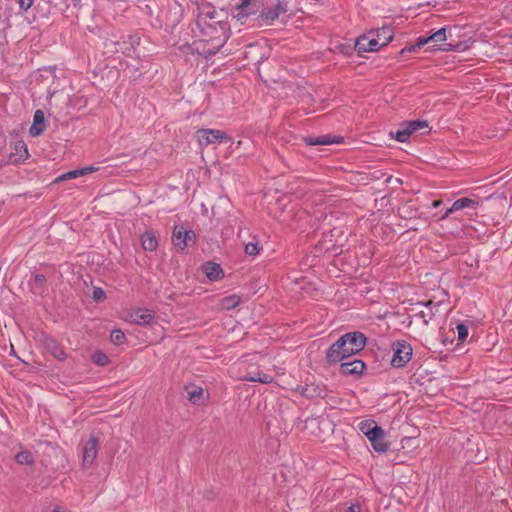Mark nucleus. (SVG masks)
<instances>
[{"mask_svg": "<svg viewBox=\"0 0 512 512\" xmlns=\"http://www.w3.org/2000/svg\"><path fill=\"white\" fill-rule=\"evenodd\" d=\"M358 427L367 439L373 434V432H375L376 429L380 428V426H378L373 420L361 421Z\"/></svg>", "mask_w": 512, "mask_h": 512, "instance_id": "nucleus-22", "label": "nucleus"}, {"mask_svg": "<svg viewBox=\"0 0 512 512\" xmlns=\"http://www.w3.org/2000/svg\"><path fill=\"white\" fill-rule=\"evenodd\" d=\"M407 123L410 126L413 133L418 130L426 129L428 127V124L426 121L414 120V121H410Z\"/></svg>", "mask_w": 512, "mask_h": 512, "instance_id": "nucleus-32", "label": "nucleus"}, {"mask_svg": "<svg viewBox=\"0 0 512 512\" xmlns=\"http://www.w3.org/2000/svg\"><path fill=\"white\" fill-rule=\"evenodd\" d=\"M15 460L20 465H32L34 463V456L30 451H21L16 454Z\"/></svg>", "mask_w": 512, "mask_h": 512, "instance_id": "nucleus-24", "label": "nucleus"}, {"mask_svg": "<svg viewBox=\"0 0 512 512\" xmlns=\"http://www.w3.org/2000/svg\"><path fill=\"white\" fill-rule=\"evenodd\" d=\"M187 399L195 405H205L208 402L209 394L202 387L190 384L185 387Z\"/></svg>", "mask_w": 512, "mask_h": 512, "instance_id": "nucleus-7", "label": "nucleus"}, {"mask_svg": "<svg viewBox=\"0 0 512 512\" xmlns=\"http://www.w3.org/2000/svg\"><path fill=\"white\" fill-rule=\"evenodd\" d=\"M216 24L219 26L220 30L224 34V32L226 31V24L223 23L222 21H218V22H216Z\"/></svg>", "mask_w": 512, "mask_h": 512, "instance_id": "nucleus-39", "label": "nucleus"}, {"mask_svg": "<svg viewBox=\"0 0 512 512\" xmlns=\"http://www.w3.org/2000/svg\"><path fill=\"white\" fill-rule=\"evenodd\" d=\"M346 512H360V506L357 504H352L350 507H348Z\"/></svg>", "mask_w": 512, "mask_h": 512, "instance_id": "nucleus-37", "label": "nucleus"}, {"mask_svg": "<svg viewBox=\"0 0 512 512\" xmlns=\"http://www.w3.org/2000/svg\"><path fill=\"white\" fill-rule=\"evenodd\" d=\"M216 11L213 8H209L208 11L205 13V15L209 19H214Z\"/></svg>", "mask_w": 512, "mask_h": 512, "instance_id": "nucleus-38", "label": "nucleus"}, {"mask_svg": "<svg viewBox=\"0 0 512 512\" xmlns=\"http://www.w3.org/2000/svg\"><path fill=\"white\" fill-rule=\"evenodd\" d=\"M431 304H432V302H427L425 305H426V306H429V305H431Z\"/></svg>", "mask_w": 512, "mask_h": 512, "instance_id": "nucleus-46", "label": "nucleus"}, {"mask_svg": "<svg viewBox=\"0 0 512 512\" xmlns=\"http://www.w3.org/2000/svg\"><path fill=\"white\" fill-rule=\"evenodd\" d=\"M366 345V338L360 332L347 333L340 337L327 351V360L330 363L343 361L357 354Z\"/></svg>", "mask_w": 512, "mask_h": 512, "instance_id": "nucleus-1", "label": "nucleus"}, {"mask_svg": "<svg viewBox=\"0 0 512 512\" xmlns=\"http://www.w3.org/2000/svg\"><path fill=\"white\" fill-rule=\"evenodd\" d=\"M80 176H83V171L81 169H76V170H72V171H69V172H66V173L60 175L56 179V181L60 182V181H64V180L75 179Z\"/></svg>", "mask_w": 512, "mask_h": 512, "instance_id": "nucleus-27", "label": "nucleus"}, {"mask_svg": "<svg viewBox=\"0 0 512 512\" xmlns=\"http://www.w3.org/2000/svg\"><path fill=\"white\" fill-rule=\"evenodd\" d=\"M81 170L83 171V176L86 175V174H90V173H94L96 171L99 170V168L97 166H87V167H84V168H81Z\"/></svg>", "mask_w": 512, "mask_h": 512, "instance_id": "nucleus-35", "label": "nucleus"}, {"mask_svg": "<svg viewBox=\"0 0 512 512\" xmlns=\"http://www.w3.org/2000/svg\"><path fill=\"white\" fill-rule=\"evenodd\" d=\"M479 206V201L474 198L463 197L453 202L449 208V212H456L465 208L476 209Z\"/></svg>", "mask_w": 512, "mask_h": 512, "instance_id": "nucleus-15", "label": "nucleus"}, {"mask_svg": "<svg viewBox=\"0 0 512 512\" xmlns=\"http://www.w3.org/2000/svg\"><path fill=\"white\" fill-rule=\"evenodd\" d=\"M418 316H419V317H421V318L423 319V323H424V324H426V325L428 324L429 320L431 319V315H429V316L427 317V315L425 314V312H424V311L419 312V313H418Z\"/></svg>", "mask_w": 512, "mask_h": 512, "instance_id": "nucleus-36", "label": "nucleus"}, {"mask_svg": "<svg viewBox=\"0 0 512 512\" xmlns=\"http://www.w3.org/2000/svg\"><path fill=\"white\" fill-rule=\"evenodd\" d=\"M413 349L405 341H398L393 345V357L391 364L393 367H404L411 359Z\"/></svg>", "mask_w": 512, "mask_h": 512, "instance_id": "nucleus-3", "label": "nucleus"}, {"mask_svg": "<svg viewBox=\"0 0 512 512\" xmlns=\"http://www.w3.org/2000/svg\"><path fill=\"white\" fill-rule=\"evenodd\" d=\"M242 379L250 382H260L262 384H268L273 381L272 376L261 372H257L255 374H248L244 376Z\"/></svg>", "mask_w": 512, "mask_h": 512, "instance_id": "nucleus-21", "label": "nucleus"}, {"mask_svg": "<svg viewBox=\"0 0 512 512\" xmlns=\"http://www.w3.org/2000/svg\"><path fill=\"white\" fill-rule=\"evenodd\" d=\"M365 370V363L361 360L343 362L340 365V373L343 375H360Z\"/></svg>", "mask_w": 512, "mask_h": 512, "instance_id": "nucleus-13", "label": "nucleus"}, {"mask_svg": "<svg viewBox=\"0 0 512 512\" xmlns=\"http://www.w3.org/2000/svg\"><path fill=\"white\" fill-rule=\"evenodd\" d=\"M289 220H290V219H289L287 216H285V215H283V216L280 218V221H281V222H284V223L288 222Z\"/></svg>", "mask_w": 512, "mask_h": 512, "instance_id": "nucleus-44", "label": "nucleus"}, {"mask_svg": "<svg viewBox=\"0 0 512 512\" xmlns=\"http://www.w3.org/2000/svg\"><path fill=\"white\" fill-rule=\"evenodd\" d=\"M13 150L11 158L14 162H24L29 156L27 145L22 140L15 142Z\"/></svg>", "mask_w": 512, "mask_h": 512, "instance_id": "nucleus-16", "label": "nucleus"}, {"mask_svg": "<svg viewBox=\"0 0 512 512\" xmlns=\"http://www.w3.org/2000/svg\"><path fill=\"white\" fill-rule=\"evenodd\" d=\"M127 321L137 325H149L154 321V313L149 309H136L128 314Z\"/></svg>", "mask_w": 512, "mask_h": 512, "instance_id": "nucleus-9", "label": "nucleus"}, {"mask_svg": "<svg viewBox=\"0 0 512 512\" xmlns=\"http://www.w3.org/2000/svg\"><path fill=\"white\" fill-rule=\"evenodd\" d=\"M307 144L309 145H327V144H331V143H334L333 140H331L329 137L327 136H324V137H318V138H308L306 140Z\"/></svg>", "mask_w": 512, "mask_h": 512, "instance_id": "nucleus-31", "label": "nucleus"}, {"mask_svg": "<svg viewBox=\"0 0 512 512\" xmlns=\"http://www.w3.org/2000/svg\"><path fill=\"white\" fill-rule=\"evenodd\" d=\"M262 247L258 241L249 242L245 245V254L249 257H256L260 254Z\"/></svg>", "mask_w": 512, "mask_h": 512, "instance_id": "nucleus-26", "label": "nucleus"}, {"mask_svg": "<svg viewBox=\"0 0 512 512\" xmlns=\"http://www.w3.org/2000/svg\"><path fill=\"white\" fill-rule=\"evenodd\" d=\"M93 298L97 301L103 300L105 298V292L102 288L96 287L93 290Z\"/></svg>", "mask_w": 512, "mask_h": 512, "instance_id": "nucleus-33", "label": "nucleus"}, {"mask_svg": "<svg viewBox=\"0 0 512 512\" xmlns=\"http://www.w3.org/2000/svg\"><path fill=\"white\" fill-rule=\"evenodd\" d=\"M380 44L377 42L374 34L369 31L366 34L360 36L355 43V49L361 52H375L380 49Z\"/></svg>", "mask_w": 512, "mask_h": 512, "instance_id": "nucleus-6", "label": "nucleus"}, {"mask_svg": "<svg viewBox=\"0 0 512 512\" xmlns=\"http://www.w3.org/2000/svg\"><path fill=\"white\" fill-rule=\"evenodd\" d=\"M110 338H111L112 343H114L116 345H121L126 340L125 334L119 329L113 330L111 332Z\"/></svg>", "mask_w": 512, "mask_h": 512, "instance_id": "nucleus-28", "label": "nucleus"}, {"mask_svg": "<svg viewBox=\"0 0 512 512\" xmlns=\"http://www.w3.org/2000/svg\"><path fill=\"white\" fill-rule=\"evenodd\" d=\"M446 38H447V36H446V28L443 27V28L437 30L435 33L431 34L428 37H420V38H418L417 42L414 45H411L409 47H406V48L402 49L401 53L403 54L405 52H414L418 48H420L422 46H425L426 44H429L431 42L434 43L433 49H435V47L438 45V43L444 42L446 40Z\"/></svg>", "mask_w": 512, "mask_h": 512, "instance_id": "nucleus-5", "label": "nucleus"}, {"mask_svg": "<svg viewBox=\"0 0 512 512\" xmlns=\"http://www.w3.org/2000/svg\"><path fill=\"white\" fill-rule=\"evenodd\" d=\"M374 451L384 453L389 449V443L386 441V433L380 427L368 438Z\"/></svg>", "mask_w": 512, "mask_h": 512, "instance_id": "nucleus-11", "label": "nucleus"}, {"mask_svg": "<svg viewBox=\"0 0 512 512\" xmlns=\"http://www.w3.org/2000/svg\"><path fill=\"white\" fill-rule=\"evenodd\" d=\"M255 0H240V3L235 7L232 17L239 22H243L249 15L255 13L253 2Z\"/></svg>", "mask_w": 512, "mask_h": 512, "instance_id": "nucleus-12", "label": "nucleus"}, {"mask_svg": "<svg viewBox=\"0 0 512 512\" xmlns=\"http://www.w3.org/2000/svg\"><path fill=\"white\" fill-rule=\"evenodd\" d=\"M225 40L226 37L223 35V37L218 40L217 46L221 47L224 44Z\"/></svg>", "mask_w": 512, "mask_h": 512, "instance_id": "nucleus-43", "label": "nucleus"}, {"mask_svg": "<svg viewBox=\"0 0 512 512\" xmlns=\"http://www.w3.org/2000/svg\"><path fill=\"white\" fill-rule=\"evenodd\" d=\"M141 245L145 251H154L157 249L158 241L152 231H146L141 236Z\"/></svg>", "mask_w": 512, "mask_h": 512, "instance_id": "nucleus-19", "label": "nucleus"}, {"mask_svg": "<svg viewBox=\"0 0 512 512\" xmlns=\"http://www.w3.org/2000/svg\"><path fill=\"white\" fill-rule=\"evenodd\" d=\"M457 339L460 342H464L468 337V327L464 323H458L456 325Z\"/></svg>", "mask_w": 512, "mask_h": 512, "instance_id": "nucleus-30", "label": "nucleus"}, {"mask_svg": "<svg viewBox=\"0 0 512 512\" xmlns=\"http://www.w3.org/2000/svg\"><path fill=\"white\" fill-rule=\"evenodd\" d=\"M443 50L444 51H448V50H451V48L450 47L449 48H444Z\"/></svg>", "mask_w": 512, "mask_h": 512, "instance_id": "nucleus-45", "label": "nucleus"}, {"mask_svg": "<svg viewBox=\"0 0 512 512\" xmlns=\"http://www.w3.org/2000/svg\"><path fill=\"white\" fill-rule=\"evenodd\" d=\"M371 32L374 34L381 48L393 39V31L390 27H382L377 30H372Z\"/></svg>", "mask_w": 512, "mask_h": 512, "instance_id": "nucleus-17", "label": "nucleus"}, {"mask_svg": "<svg viewBox=\"0 0 512 512\" xmlns=\"http://www.w3.org/2000/svg\"><path fill=\"white\" fill-rule=\"evenodd\" d=\"M288 11L287 4L283 1H277L274 6L267 7L261 12L259 19L262 25H272L283 14Z\"/></svg>", "mask_w": 512, "mask_h": 512, "instance_id": "nucleus-4", "label": "nucleus"}, {"mask_svg": "<svg viewBox=\"0 0 512 512\" xmlns=\"http://www.w3.org/2000/svg\"><path fill=\"white\" fill-rule=\"evenodd\" d=\"M46 349L49 351V353L58 360H64L66 359V353L63 350V348L54 340V339H48L46 341Z\"/></svg>", "mask_w": 512, "mask_h": 512, "instance_id": "nucleus-20", "label": "nucleus"}, {"mask_svg": "<svg viewBox=\"0 0 512 512\" xmlns=\"http://www.w3.org/2000/svg\"><path fill=\"white\" fill-rule=\"evenodd\" d=\"M195 138L201 148L208 145L230 142L232 139L224 131L218 129H198L195 133Z\"/></svg>", "mask_w": 512, "mask_h": 512, "instance_id": "nucleus-2", "label": "nucleus"}, {"mask_svg": "<svg viewBox=\"0 0 512 512\" xmlns=\"http://www.w3.org/2000/svg\"><path fill=\"white\" fill-rule=\"evenodd\" d=\"M453 212H449V208L446 210V212L439 218V220H444L446 219L447 217H449L450 214H452Z\"/></svg>", "mask_w": 512, "mask_h": 512, "instance_id": "nucleus-41", "label": "nucleus"}, {"mask_svg": "<svg viewBox=\"0 0 512 512\" xmlns=\"http://www.w3.org/2000/svg\"><path fill=\"white\" fill-rule=\"evenodd\" d=\"M204 273L211 281H216L223 276V270L217 263L208 262L204 266Z\"/></svg>", "mask_w": 512, "mask_h": 512, "instance_id": "nucleus-18", "label": "nucleus"}, {"mask_svg": "<svg viewBox=\"0 0 512 512\" xmlns=\"http://www.w3.org/2000/svg\"><path fill=\"white\" fill-rule=\"evenodd\" d=\"M98 453V440L95 437L90 438L83 448L82 462L83 466L88 468L92 465Z\"/></svg>", "mask_w": 512, "mask_h": 512, "instance_id": "nucleus-10", "label": "nucleus"}, {"mask_svg": "<svg viewBox=\"0 0 512 512\" xmlns=\"http://www.w3.org/2000/svg\"><path fill=\"white\" fill-rule=\"evenodd\" d=\"M35 280L38 282V283H43L45 281V278L44 276L42 275H36L35 276Z\"/></svg>", "mask_w": 512, "mask_h": 512, "instance_id": "nucleus-42", "label": "nucleus"}, {"mask_svg": "<svg viewBox=\"0 0 512 512\" xmlns=\"http://www.w3.org/2000/svg\"><path fill=\"white\" fill-rule=\"evenodd\" d=\"M92 360L94 363L100 366H105L109 363L108 356L101 351H96L92 356Z\"/></svg>", "mask_w": 512, "mask_h": 512, "instance_id": "nucleus-29", "label": "nucleus"}, {"mask_svg": "<svg viewBox=\"0 0 512 512\" xmlns=\"http://www.w3.org/2000/svg\"><path fill=\"white\" fill-rule=\"evenodd\" d=\"M413 134L408 123H405L404 126L396 131L395 139L399 142H406L410 135Z\"/></svg>", "mask_w": 512, "mask_h": 512, "instance_id": "nucleus-25", "label": "nucleus"}, {"mask_svg": "<svg viewBox=\"0 0 512 512\" xmlns=\"http://www.w3.org/2000/svg\"><path fill=\"white\" fill-rule=\"evenodd\" d=\"M45 129V116L44 112L37 110L34 113L33 123L29 129V133L33 137L39 136Z\"/></svg>", "mask_w": 512, "mask_h": 512, "instance_id": "nucleus-14", "label": "nucleus"}, {"mask_svg": "<svg viewBox=\"0 0 512 512\" xmlns=\"http://www.w3.org/2000/svg\"><path fill=\"white\" fill-rule=\"evenodd\" d=\"M194 233L192 231L185 230L182 226H175L173 230V243L176 249L184 250L189 241L193 240Z\"/></svg>", "mask_w": 512, "mask_h": 512, "instance_id": "nucleus-8", "label": "nucleus"}, {"mask_svg": "<svg viewBox=\"0 0 512 512\" xmlns=\"http://www.w3.org/2000/svg\"><path fill=\"white\" fill-rule=\"evenodd\" d=\"M240 303V297L236 294L224 297L221 300V308L224 310H231L238 306Z\"/></svg>", "mask_w": 512, "mask_h": 512, "instance_id": "nucleus-23", "label": "nucleus"}, {"mask_svg": "<svg viewBox=\"0 0 512 512\" xmlns=\"http://www.w3.org/2000/svg\"><path fill=\"white\" fill-rule=\"evenodd\" d=\"M33 1L34 0H18V3L21 9L28 10L32 6Z\"/></svg>", "mask_w": 512, "mask_h": 512, "instance_id": "nucleus-34", "label": "nucleus"}, {"mask_svg": "<svg viewBox=\"0 0 512 512\" xmlns=\"http://www.w3.org/2000/svg\"><path fill=\"white\" fill-rule=\"evenodd\" d=\"M441 205H442V201H441V200H434V201L432 202V207H433V208H438V207H439V206H441Z\"/></svg>", "mask_w": 512, "mask_h": 512, "instance_id": "nucleus-40", "label": "nucleus"}]
</instances>
